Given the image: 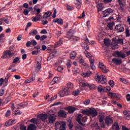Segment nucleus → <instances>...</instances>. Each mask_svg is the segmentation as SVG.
<instances>
[{
	"instance_id": "nucleus-1",
	"label": "nucleus",
	"mask_w": 130,
	"mask_h": 130,
	"mask_svg": "<svg viewBox=\"0 0 130 130\" xmlns=\"http://www.w3.org/2000/svg\"><path fill=\"white\" fill-rule=\"evenodd\" d=\"M82 112L84 115H92L93 117H95L98 115V112L95 108L83 110Z\"/></svg>"
},
{
	"instance_id": "nucleus-2",
	"label": "nucleus",
	"mask_w": 130,
	"mask_h": 130,
	"mask_svg": "<svg viewBox=\"0 0 130 130\" xmlns=\"http://www.w3.org/2000/svg\"><path fill=\"white\" fill-rule=\"evenodd\" d=\"M126 55L122 51H116L114 52V53L113 54V56H115V57H119L120 58H124L126 57V56H128L130 55V51L126 52Z\"/></svg>"
},
{
	"instance_id": "nucleus-3",
	"label": "nucleus",
	"mask_w": 130,
	"mask_h": 130,
	"mask_svg": "<svg viewBox=\"0 0 130 130\" xmlns=\"http://www.w3.org/2000/svg\"><path fill=\"white\" fill-rule=\"evenodd\" d=\"M76 121L80 125L84 126V125H85V122L87 121V119L86 118L83 117L81 114H79L76 117Z\"/></svg>"
},
{
	"instance_id": "nucleus-4",
	"label": "nucleus",
	"mask_w": 130,
	"mask_h": 130,
	"mask_svg": "<svg viewBox=\"0 0 130 130\" xmlns=\"http://www.w3.org/2000/svg\"><path fill=\"white\" fill-rule=\"evenodd\" d=\"M95 81H98L99 83H101L102 85L106 84V77L103 75H97Z\"/></svg>"
},
{
	"instance_id": "nucleus-5",
	"label": "nucleus",
	"mask_w": 130,
	"mask_h": 130,
	"mask_svg": "<svg viewBox=\"0 0 130 130\" xmlns=\"http://www.w3.org/2000/svg\"><path fill=\"white\" fill-rule=\"evenodd\" d=\"M70 90H69L68 88H64L62 90H60L58 92V95L60 97H64V96H68L70 95Z\"/></svg>"
},
{
	"instance_id": "nucleus-6",
	"label": "nucleus",
	"mask_w": 130,
	"mask_h": 130,
	"mask_svg": "<svg viewBox=\"0 0 130 130\" xmlns=\"http://www.w3.org/2000/svg\"><path fill=\"white\" fill-rule=\"evenodd\" d=\"M112 13H113V10L110 8L107 9L103 12L104 18L110 16Z\"/></svg>"
},
{
	"instance_id": "nucleus-7",
	"label": "nucleus",
	"mask_w": 130,
	"mask_h": 130,
	"mask_svg": "<svg viewBox=\"0 0 130 130\" xmlns=\"http://www.w3.org/2000/svg\"><path fill=\"white\" fill-rule=\"evenodd\" d=\"M114 31H117L118 32L121 33L124 31V27L121 24H117L115 27Z\"/></svg>"
},
{
	"instance_id": "nucleus-8",
	"label": "nucleus",
	"mask_w": 130,
	"mask_h": 130,
	"mask_svg": "<svg viewBox=\"0 0 130 130\" xmlns=\"http://www.w3.org/2000/svg\"><path fill=\"white\" fill-rule=\"evenodd\" d=\"M82 87H83V88H85V87H88L91 90H93V89L96 88V85H95L94 84H89L87 82L82 83Z\"/></svg>"
},
{
	"instance_id": "nucleus-9",
	"label": "nucleus",
	"mask_w": 130,
	"mask_h": 130,
	"mask_svg": "<svg viewBox=\"0 0 130 130\" xmlns=\"http://www.w3.org/2000/svg\"><path fill=\"white\" fill-rule=\"evenodd\" d=\"M105 121L107 125H110L113 123V120L112 119V118L109 116H107L106 117Z\"/></svg>"
},
{
	"instance_id": "nucleus-10",
	"label": "nucleus",
	"mask_w": 130,
	"mask_h": 130,
	"mask_svg": "<svg viewBox=\"0 0 130 130\" xmlns=\"http://www.w3.org/2000/svg\"><path fill=\"white\" fill-rule=\"evenodd\" d=\"M58 116L62 118H66L67 117V112L63 110H61L58 113Z\"/></svg>"
},
{
	"instance_id": "nucleus-11",
	"label": "nucleus",
	"mask_w": 130,
	"mask_h": 130,
	"mask_svg": "<svg viewBox=\"0 0 130 130\" xmlns=\"http://www.w3.org/2000/svg\"><path fill=\"white\" fill-rule=\"evenodd\" d=\"M56 119V117L54 114L49 115V123H53L55 120Z\"/></svg>"
},
{
	"instance_id": "nucleus-12",
	"label": "nucleus",
	"mask_w": 130,
	"mask_h": 130,
	"mask_svg": "<svg viewBox=\"0 0 130 130\" xmlns=\"http://www.w3.org/2000/svg\"><path fill=\"white\" fill-rule=\"evenodd\" d=\"M109 96L111 97V98H116V99H120V95L118 93H114V92H109Z\"/></svg>"
},
{
	"instance_id": "nucleus-13",
	"label": "nucleus",
	"mask_w": 130,
	"mask_h": 130,
	"mask_svg": "<svg viewBox=\"0 0 130 130\" xmlns=\"http://www.w3.org/2000/svg\"><path fill=\"white\" fill-rule=\"evenodd\" d=\"M67 110L70 114H72L76 111V108L73 106H70L67 108Z\"/></svg>"
},
{
	"instance_id": "nucleus-14",
	"label": "nucleus",
	"mask_w": 130,
	"mask_h": 130,
	"mask_svg": "<svg viewBox=\"0 0 130 130\" xmlns=\"http://www.w3.org/2000/svg\"><path fill=\"white\" fill-rule=\"evenodd\" d=\"M112 61L115 64H116V66H120V64H121V62H122L121 59H118L117 58H113Z\"/></svg>"
},
{
	"instance_id": "nucleus-15",
	"label": "nucleus",
	"mask_w": 130,
	"mask_h": 130,
	"mask_svg": "<svg viewBox=\"0 0 130 130\" xmlns=\"http://www.w3.org/2000/svg\"><path fill=\"white\" fill-rule=\"evenodd\" d=\"M59 80H60V78L58 77H55L52 81L50 82L51 85H54V84H56L59 82Z\"/></svg>"
},
{
	"instance_id": "nucleus-16",
	"label": "nucleus",
	"mask_w": 130,
	"mask_h": 130,
	"mask_svg": "<svg viewBox=\"0 0 130 130\" xmlns=\"http://www.w3.org/2000/svg\"><path fill=\"white\" fill-rule=\"evenodd\" d=\"M91 75H92V72H91V71H87L81 73V76L83 77V78H89Z\"/></svg>"
},
{
	"instance_id": "nucleus-17",
	"label": "nucleus",
	"mask_w": 130,
	"mask_h": 130,
	"mask_svg": "<svg viewBox=\"0 0 130 130\" xmlns=\"http://www.w3.org/2000/svg\"><path fill=\"white\" fill-rule=\"evenodd\" d=\"M41 17V15L37 14L35 17H32L31 18V20L32 21V22H38V21L40 20Z\"/></svg>"
},
{
	"instance_id": "nucleus-18",
	"label": "nucleus",
	"mask_w": 130,
	"mask_h": 130,
	"mask_svg": "<svg viewBox=\"0 0 130 130\" xmlns=\"http://www.w3.org/2000/svg\"><path fill=\"white\" fill-rule=\"evenodd\" d=\"M62 44H63V41H62V39H60L59 41L55 44L54 47V48H56V47L60 46Z\"/></svg>"
},
{
	"instance_id": "nucleus-19",
	"label": "nucleus",
	"mask_w": 130,
	"mask_h": 130,
	"mask_svg": "<svg viewBox=\"0 0 130 130\" xmlns=\"http://www.w3.org/2000/svg\"><path fill=\"white\" fill-rule=\"evenodd\" d=\"M8 55H9V56L13 55V53L11 52V50H8L4 52L3 58H6L8 56Z\"/></svg>"
},
{
	"instance_id": "nucleus-20",
	"label": "nucleus",
	"mask_w": 130,
	"mask_h": 130,
	"mask_svg": "<svg viewBox=\"0 0 130 130\" xmlns=\"http://www.w3.org/2000/svg\"><path fill=\"white\" fill-rule=\"evenodd\" d=\"M79 63L81 64V66H83V67H88V64L86 63V61L84 60V59L80 58L79 60Z\"/></svg>"
},
{
	"instance_id": "nucleus-21",
	"label": "nucleus",
	"mask_w": 130,
	"mask_h": 130,
	"mask_svg": "<svg viewBox=\"0 0 130 130\" xmlns=\"http://www.w3.org/2000/svg\"><path fill=\"white\" fill-rule=\"evenodd\" d=\"M118 3L120 6V10L123 11L124 10V4H123V0H118Z\"/></svg>"
},
{
	"instance_id": "nucleus-22",
	"label": "nucleus",
	"mask_w": 130,
	"mask_h": 130,
	"mask_svg": "<svg viewBox=\"0 0 130 130\" xmlns=\"http://www.w3.org/2000/svg\"><path fill=\"white\" fill-rule=\"evenodd\" d=\"M123 44V40L122 39H120L118 38L116 40V43L113 45V46H117L118 44Z\"/></svg>"
},
{
	"instance_id": "nucleus-23",
	"label": "nucleus",
	"mask_w": 130,
	"mask_h": 130,
	"mask_svg": "<svg viewBox=\"0 0 130 130\" xmlns=\"http://www.w3.org/2000/svg\"><path fill=\"white\" fill-rule=\"evenodd\" d=\"M76 56H77V52L75 51H71L70 53L71 59H75V58H76Z\"/></svg>"
},
{
	"instance_id": "nucleus-24",
	"label": "nucleus",
	"mask_w": 130,
	"mask_h": 130,
	"mask_svg": "<svg viewBox=\"0 0 130 130\" xmlns=\"http://www.w3.org/2000/svg\"><path fill=\"white\" fill-rule=\"evenodd\" d=\"M112 128L113 130H119L120 128L118 123L115 122L114 124L112 125Z\"/></svg>"
},
{
	"instance_id": "nucleus-25",
	"label": "nucleus",
	"mask_w": 130,
	"mask_h": 130,
	"mask_svg": "<svg viewBox=\"0 0 130 130\" xmlns=\"http://www.w3.org/2000/svg\"><path fill=\"white\" fill-rule=\"evenodd\" d=\"M48 117V115H47V114H42L41 115V119L42 120V121H44V120H46Z\"/></svg>"
},
{
	"instance_id": "nucleus-26",
	"label": "nucleus",
	"mask_w": 130,
	"mask_h": 130,
	"mask_svg": "<svg viewBox=\"0 0 130 130\" xmlns=\"http://www.w3.org/2000/svg\"><path fill=\"white\" fill-rule=\"evenodd\" d=\"M37 128L34 124H30L28 127V130H37Z\"/></svg>"
},
{
	"instance_id": "nucleus-27",
	"label": "nucleus",
	"mask_w": 130,
	"mask_h": 130,
	"mask_svg": "<svg viewBox=\"0 0 130 130\" xmlns=\"http://www.w3.org/2000/svg\"><path fill=\"white\" fill-rule=\"evenodd\" d=\"M74 88V84H73L72 82H68L67 83V88H66V89H68V90H70V89H73Z\"/></svg>"
},
{
	"instance_id": "nucleus-28",
	"label": "nucleus",
	"mask_w": 130,
	"mask_h": 130,
	"mask_svg": "<svg viewBox=\"0 0 130 130\" xmlns=\"http://www.w3.org/2000/svg\"><path fill=\"white\" fill-rule=\"evenodd\" d=\"M90 68L91 69V70H92L93 71H94V70L96 69V67H95V66L94 65V60H90Z\"/></svg>"
},
{
	"instance_id": "nucleus-29",
	"label": "nucleus",
	"mask_w": 130,
	"mask_h": 130,
	"mask_svg": "<svg viewBox=\"0 0 130 130\" xmlns=\"http://www.w3.org/2000/svg\"><path fill=\"white\" fill-rule=\"evenodd\" d=\"M59 130H67V124L66 123H63L60 125Z\"/></svg>"
},
{
	"instance_id": "nucleus-30",
	"label": "nucleus",
	"mask_w": 130,
	"mask_h": 130,
	"mask_svg": "<svg viewBox=\"0 0 130 130\" xmlns=\"http://www.w3.org/2000/svg\"><path fill=\"white\" fill-rule=\"evenodd\" d=\"M80 92H81V90H80L79 89L74 90V91H73V92L72 93V95H73V96H78V95H79V94H80Z\"/></svg>"
},
{
	"instance_id": "nucleus-31",
	"label": "nucleus",
	"mask_w": 130,
	"mask_h": 130,
	"mask_svg": "<svg viewBox=\"0 0 130 130\" xmlns=\"http://www.w3.org/2000/svg\"><path fill=\"white\" fill-rule=\"evenodd\" d=\"M104 117H105V116H104V115H100L99 118V122H104Z\"/></svg>"
},
{
	"instance_id": "nucleus-32",
	"label": "nucleus",
	"mask_w": 130,
	"mask_h": 130,
	"mask_svg": "<svg viewBox=\"0 0 130 130\" xmlns=\"http://www.w3.org/2000/svg\"><path fill=\"white\" fill-rule=\"evenodd\" d=\"M98 91L100 92V93H102L104 92V88L102 87V85H99L98 87Z\"/></svg>"
},
{
	"instance_id": "nucleus-33",
	"label": "nucleus",
	"mask_w": 130,
	"mask_h": 130,
	"mask_svg": "<svg viewBox=\"0 0 130 130\" xmlns=\"http://www.w3.org/2000/svg\"><path fill=\"white\" fill-rule=\"evenodd\" d=\"M113 26H114V22L108 23V27L109 28L110 30H113Z\"/></svg>"
},
{
	"instance_id": "nucleus-34",
	"label": "nucleus",
	"mask_w": 130,
	"mask_h": 130,
	"mask_svg": "<svg viewBox=\"0 0 130 130\" xmlns=\"http://www.w3.org/2000/svg\"><path fill=\"white\" fill-rule=\"evenodd\" d=\"M104 43L106 46H109L110 45V42H109V40L108 39H105L104 40Z\"/></svg>"
},
{
	"instance_id": "nucleus-35",
	"label": "nucleus",
	"mask_w": 130,
	"mask_h": 130,
	"mask_svg": "<svg viewBox=\"0 0 130 130\" xmlns=\"http://www.w3.org/2000/svg\"><path fill=\"white\" fill-rule=\"evenodd\" d=\"M111 90V87L109 86H107L104 87V92H109Z\"/></svg>"
},
{
	"instance_id": "nucleus-36",
	"label": "nucleus",
	"mask_w": 130,
	"mask_h": 130,
	"mask_svg": "<svg viewBox=\"0 0 130 130\" xmlns=\"http://www.w3.org/2000/svg\"><path fill=\"white\" fill-rule=\"evenodd\" d=\"M75 6L76 8L78 10H80L81 9V7H82V3H75Z\"/></svg>"
},
{
	"instance_id": "nucleus-37",
	"label": "nucleus",
	"mask_w": 130,
	"mask_h": 130,
	"mask_svg": "<svg viewBox=\"0 0 130 130\" xmlns=\"http://www.w3.org/2000/svg\"><path fill=\"white\" fill-rule=\"evenodd\" d=\"M101 70L104 74H107V72H109V70L106 68V66L104 67Z\"/></svg>"
},
{
	"instance_id": "nucleus-38",
	"label": "nucleus",
	"mask_w": 130,
	"mask_h": 130,
	"mask_svg": "<svg viewBox=\"0 0 130 130\" xmlns=\"http://www.w3.org/2000/svg\"><path fill=\"white\" fill-rule=\"evenodd\" d=\"M37 7H38V5H36L34 7V9H35V10L37 11V15H39V14L40 13V12H41V10L39 8L37 9Z\"/></svg>"
},
{
	"instance_id": "nucleus-39",
	"label": "nucleus",
	"mask_w": 130,
	"mask_h": 130,
	"mask_svg": "<svg viewBox=\"0 0 130 130\" xmlns=\"http://www.w3.org/2000/svg\"><path fill=\"white\" fill-rule=\"evenodd\" d=\"M72 61H71V60H69L67 61L66 64L67 66L68 69H70V68L72 67Z\"/></svg>"
},
{
	"instance_id": "nucleus-40",
	"label": "nucleus",
	"mask_w": 130,
	"mask_h": 130,
	"mask_svg": "<svg viewBox=\"0 0 130 130\" xmlns=\"http://www.w3.org/2000/svg\"><path fill=\"white\" fill-rule=\"evenodd\" d=\"M19 104L20 108L22 107V108H24V107H25L26 105H27V104H28L27 103V102H25L21 103Z\"/></svg>"
},
{
	"instance_id": "nucleus-41",
	"label": "nucleus",
	"mask_w": 130,
	"mask_h": 130,
	"mask_svg": "<svg viewBox=\"0 0 130 130\" xmlns=\"http://www.w3.org/2000/svg\"><path fill=\"white\" fill-rule=\"evenodd\" d=\"M10 101H11V96H9L6 99L4 102V104H8V103L10 102Z\"/></svg>"
},
{
	"instance_id": "nucleus-42",
	"label": "nucleus",
	"mask_w": 130,
	"mask_h": 130,
	"mask_svg": "<svg viewBox=\"0 0 130 130\" xmlns=\"http://www.w3.org/2000/svg\"><path fill=\"white\" fill-rule=\"evenodd\" d=\"M11 110H8L5 114V117H9L11 115Z\"/></svg>"
},
{
	"instance_id": "nucleus-43",
	"label": "nucleus",
	"mask_w": 130,
	"mask_h": 130,
	"mask_svg": "<svg viewBox=\"0 0 130 130\" xmlns=\"http://www.w3.org/2000/svg\"><path fill=\"white\" fill-rule=\"evenodd\" d=\"M57 24H58V25H62L63 24V20L61 18H58Z\"/></svg>"
},
{
	"instance_id": "nucleus-44",
	"label": "nucleus",
	"mask_w": 130,
	"mask_h": 130,
	"mask_svg": "<svg viewBox=\"0 0 130 130\" xmlns=\"http://www.w3.org/2000/svg\"><path fill=\"white\" fill-rule=\"evenodd\" d=\"M109 84L110 85V86H111V87H112V88H113V87H114V81H113V80H110L109 81Z\"/></svg>"
},
{
	"instance_id": "nucleus-45",
	"label": "nucleus",
	"mask_w": 130,
	"mask_h": 130,
	"mask_svg": "<svg viewBox=\"0 0 130 130\" xmlns=\"http://www.w3.org/2000/svg\"><path fill=\"white\" fill-rule=\"evenodd\" d=\"M57 70L58 72H60V73H62V71H63V67L62 66L58 67L57 68Z\"/></svg>"
},
{
	"instance_id": "nucleus-46",
	"label": "nucleus",
	"mask_w": 130,
	"mask_h": 130,
	"mask_svg": "<svg viewBox=\"0 0 130 130\" xmlns=\"http://www.w3.org/2000/svg\"><path fill=\"white\" fill-rule=\"evenodd\" d=\"M5 125L6 126H10V125H12V123L11 122V120L10 119H9V120H8L6 122Z\"/></svg>"
},
{
	"instance_id": "nucleus-47",
	"label": "nucleus",
	"mask_w": 130,
	"mask_h": 130,
	"mask_svg": "<svg viewBox=\"0 0 130 130\" xmlns=\"http://www.w3.org/2000/svg\"><path fill=\"white\" fill-rule=\"evenodd\" d=\"M90 101H91L90 100L86 99L85 100V101L83 102V104L85 105H89Z\"/></svg>"
},
{
	"instance_id": "nucleus-48",
	"label": "nucleus",
	"mask_w": 130,
	"mask_h": 130,
	"mask_svg": "<svg viewBox=\"0 0 130 130\" xmlns=\"http://www.w3.org/2000/svg\"><path fill=\"white\" fill-rule=\"evenodd\" d=\"M19 60H20V58L16 57L13 59V63H17Z\"/></svg>"
},
{
	"instance_id": "nucleus-49",
	"label": "nucleus",
	"mask_w": 130,
	"mask_h": 130,
	"mask_svg": "<svg viewBox=\"0 0 130 130\" xmlns=\"http://www.w3.org/2000/svg\"><path fill=\"white\" fill-rule=\"evenodd\" d=\"M56 9L54 8V13L53 14L52 18L53 19H55V17H56V14H57Z\"/></svg>"
},
{
	"instance_id": "nucleus-50",
	"label": "nucleus",
	"mask_w": 130,
	"mask_h": 130,
	"mask_svg": "<svg viewBox=\"0 0 130 130\" xmlns=\"http://www.w3.org/2000/svg\"><path fill=\"white\" fill-rule=\"evenodd\" d=\"M51 14H52V12L50 11H47L45 13V15L47 16V17H48V18H49V17L51 16Z\"/></svg>"
},
{
	"instance_id": "nucleus-51",
	"label": "nucleus",
	"mask_w": 130,
	"mask_h": 130,
	"mask_svg": "<svg viewBox=\"0 0 130 130\" xmlns=\"http://www.w3.org/2000/svg\"><path fill=\"white\" fill-rule=\"evenodd\" d=\"M15 115L17 116V115H20V114H22V112H21V111L19 110H16L15 111Z\"/></svg>"
},
{
	"instance_id": "nucleus-52",
	"label": "nucleus",
	"mask_w": 130,
	"mask_h": 130,
	"mask_svg": "<svg viewBox=\"0 0 130 130\" xmlns=\"http://www.w3.org/2000/svg\"><path fill=\"white\" fill-rule=\"evenodd\" d=\"M30 43L33 46H35V45H37V42H36L35 40H32Z\"/></svg>"
},
{
	"instance_id": "nucleus-53",
	"label": "nucleus",
	"mask_w": 130,
	"mask_h": 130,
	"mask_svg": "<svg viewBox=\"0 0 130 130\" xmlns=\"http://www.w3.org/2000/svg\"><path fill=\"white\" fill-rule=\"evenodd\" d=\"M84 17H85V11L83 10V12L82 13V15H80V16H79V19H84Z\"/></svg>"
},
{
	"instance_id": "nucleus-54",
	"label": "nucleus",
	"mask_w": 130,
	"mask_h": 130,
	"mask_svg": "<svg viewBox=\"0 0 130 130\" xmlns=\"http://www.w3.org/2000/svg\"><path fill=\"white\" fill-rule=\"evenodd\" d=\"M11 108L12 111H14V110H15V108H16V106H15V104L13 103H11Z\"/></svg>"
},
{
	"instance_id": "nucleus-55",
	"label": "nucleus",
	"mask_w": 130,
	"mask_h": 130,
	"mask_svg": "<svg viewBox=\"0 0 130 130\" xmlns=\"http://www.w3.org/2000/svg\"><path fill=\"white\" fill-rule=\"evenodd\" d=\"M29 12H30V10L25 9L23 11V14L24 15H25V16H28V15L29 14Z\"/></svg>"
},
{
	"instance_id": "nucleus-56",
	"label": "nucleus",
	"mask_w": 130,
	"mask_h": 130,
	"mask_svg": "<svg viewBox=\"0 0 130 130\" xmlns=\"http://www.w3.org/2000/svg\"><path fill=\"white\" fill-rule=\"evenodd\" d=\"M10 121L11 122V125H13V124H15V123L17 122V120L15 119H10Z\"/></svg>"
},
{
	"instance_id": "nucleus-57",
	"label": "nucleus",
	"mask_w": 130,
	"mask_h": 130,
	"mask_svg": "<svg viewBox=\"0 0 130 130\" xmlns=\"http://www.w3.org/2000/svg\"><path fill=\"white\" fill-rule=\"evenodd\" d=\"M11 77H12V75H11V73H8L7 74V76H6L5 80H9V79H10V78H11Z\"/></svg>"
},
{
	"instance_id": "nucleus-58",
	"label": "nucleus",
	"mask_w": 130,
	"mask_h": 130,
	"mask_svg": "<svg viewBox=\"0 0 130 130\" xmlns=\"http://www.w3.org/2000/svg\"><path fill=\"white\" fill-rule=\"evenodd\" d=\"M104 67H105V66H104V64H103V63L100 62H99V67L100 68V69H101V70L104 68Z\"/></svg>"
},
{
	"instance_id": "nucleus-59",
	"label": "nucleus",
	"mask_w": 130,
	"mask_h": 130,
	"mask_svg": "<svg viewBox=\"0 0 130 130\" xmlns=\"http://www.w3.org/2000/svg\"><path fill=\"white\" fill-rule=\"evenodd\" d=\"M68 126L69 127V129H72L74 126V124L72 122H70L68 125Z\"/></svg>"
},
{
	"instance_id": "nucleus-60",
	"label": "nucleus",
	"mask_w": 130,
	"mask_h": 130,
	"mask_svg": "<svg viewBox=\"0 0 130 130\" xmlns=\"http://www.w3.org/2000/svg\"><path fill=\"white\" fill-rule=\"evenodd\" d=\"M67 10L68 11H73L74 10V7H72L70 5L67 6Z\"/></svg>"
},
{
	"instance_id": "nucleus-61",
	"label": "nucleus",
	"mask_w": 130,
	"mask_h": 130,
	"mask_svg": "<svg viewBox=\"0 0 130 130\" xmlns=\"http://www.w3.org/2000/svg\"><path fill=\"white\" fill-rule=\"evenodd\" d=\"M31 31L32 32V35H37L38 34V31L36 29H32L31 30Z\"/></svg>"
},
{
	"instance_id": "nucleus-62",
	"label": "nucleus",
	"mask_w": 130,
	"mask_h": 130,
	"mask_svg": "<svg viewBox=\"0 0 130 130\" xmlns=\"http://www.w3.org/2000/svg\"><path fill=\"white\" fill-rule=\"evenodd\" d=\"M46 38H47V36H46L45 35H43L41 37L40 40H41V41H43V40H45V39H46Z\"/></svg>"
},
{
	"instance_id": "nucleus-63",
	"label": "nucleus",
	"mask_w": 130,
	"mask_h": 130,
	"mask_svg": "<svg viewBox=\"0 0 130 130\" xmlns=\"http://www.w3.org/2000/svg\"><path fill=\"white\" fill-rule=\"evenodd\" d=\"M125 119H127V120H130V113H128L126 116H125Z\"/></svg>"
},
{
	"instance_id": "nucleus-64",
	"label": "nucleus",
	"mask_w": 130,
	"mask_h": 130,
	"mask_svg": "<svg viewBox=\"0 0 130 130\" xmlns=\"http://www.w3.org/2000/svg\"><path fill=\"white\" fill-rule=\"evenodd\" d=\"M126 99H127V101H130V94H127L126 96Z\"/></svg>"
}]
</instances>
